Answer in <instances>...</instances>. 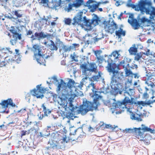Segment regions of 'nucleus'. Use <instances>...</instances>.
<instances>
[{
  "label": "nucleus",
  "mask_w": 155,
  "mask_h": 155,
  "mask_svg": "<svg viewBox=\"0 0 155 155\" xmlns=\"http://www.w3.org/2000/svg\"><path fill=\"white\" fill-rule=\"evenodd\" d=\"M88 88L92 87L93 93L91 94L90 96L93 98V102H91L86 101L83 105L81 106L78 110V113L81 114L82 115L85 114L89 111H92L94 109L97 108L98 107V102L99 99H101L102 97L100 95L102 92L94 91L95 89V84L92 83L89 84L87 86Z\"/></svg>",
  "instance_id": "1"
},
{
  "label": "nucleus",
  "mask_w": 155,
  "mask_h": 155,
  "mask_svg": "<svg viewBox=\"0 0 155 155\" xmlns=\"http://www.w3.org/2000/svg\"><path fill=\"white\" fill-rule=\"evenodd\" d=\"M72 130H71V134H72V135H70L68 138L66 137L63 138L62 139L61 138V136L57 133H53L52 135H53V139L52 140L51 143H50V147L53 149H59L61 148V147L64 145V143L65 142L67 143L69 142H72L73 141H75L76 142H79L81 140L80 139L79 140L78 139L80 138H82L83 137L84 135H80L77 138L74 137V133L71 131Z\"/></svg>",
  "instance_id": "2"
},
{
  "label": "nucleus",
  "mask_w": 155,
  "mask_h": 155,
  "mask_svg": "<svg viewBox=\"0 0 155 155\" xmlns=\"http://www.w3.org/2000/svg\"><path fill=\"white\" fill-rule=\"evenodd\" d=\"M151 5V3L150 2L140 0L137 5H134L133 8L136 11H140L143 14L145 12L147 14H150L153 17L155 16V8Z\"/></svg>",
  "instance_id": "3"
},
{
  "label": "nucleus",
  "mask_w": 155,
  "mask_h": 155,
  "mask_svg": "<svg viewBox=\"0 0 155 155\" xmlns=\"http://www.w3.org/2000/svg\"><path fill=\"white\" fill-rule=\"evenodd\" d=\"M82 12H78L73 18V22L72 23L73 25H80L82 28L85 26L86 30H91L92 29L91 22L90 20L86 19V17H84L83 19Z\"/></svg>",
  "instance_id": "4"
},
{
  "label": "nucleus",
  "mask_w": 155,
  "mask_h": 155,
  "mask_svg": "<svg viewBox=\"0 0 155 155\" xmlns=\"http://www.w3.org/2000/svg\"><path fill=\"white\" fill-rule=\"evenodd\" d=\"M32 48L34 54V59H35L40 65H45V55L43 52L42 48L38 45L35 44L33 45Z\"/></svg>",
  "instance_id": "5"
},
{
  "label": "nucleus",
  "mask_w": 155,
  "mask_h": 155,
  "mask_svg": "<svg viewBox=\"0 0 155 155\" xmlns=\"http://www.w3.org/2000/svg\"><path fill=\"white\" fill-rule=\"evenodd\" d=\"M76 96V95L75 94H71L70 97L69 99V102L68 107L67 106L68 103L65 99L60 98V101L58 102L59 104L64 108L65 111H69V112L70 113L69 115H68L69 114V113H68L67 114L66 116L65 117L68 118H70L72 117L71 114V113L73 112L74 110L75 109L72 103L73 100H74Z\"/></svg>",
  "instance_id": "6"
},
{
  "label": "nucleus",
  "mask_w": 155,
  "mask_h": 155,
  "mask_svg": "<svg viewBox=\"0 0 155 155\" xmlns=\"http://www.w3.org/2000/svg\"><path fill=\"white\" fill-rule=\"evenodd\" d=\"M133 98L131 97V99L128 97L126 96L122 101H116L115 99H113L114 101L112 104V106L114 108L120 112L124 110L125 108H126V106L128 103L133 104L134 102H133Z\"/></svg>",
  "instance_id": "7"
},
{
  "label": "nucleus",
  "mask_w": 155,
  "mask_h": 155,
  "mask_svg": "<svg viewBox=\"0 0 155 155\" xmlns=\"http://www.w3.org/2000/svg\"><path fill=\"white\" fill-rule=\"evenodd\" d=\"M141 126L142 127L135 128L134 129H128V132L129 133L134 134L137 138H141V136L144 134L143 133L145 132H149L152 134H154L155 133L154 130L145 126L143 124L141 125Z\"/></svg>",
  "instance_id": "8"
},
{
  "label": "nucleus",
  "mask_w": 155,
  "mask_h": 155,
  "mask_svg": "<svg viewBox=\"0 0 155 155\" xmlns=\"http://www.w3.org/2000/svg\"><path fill=\"white\" fill-rule=\"evenodd\" d=\"M9 31L12 33V35L8 31H6L5 34L11 38L10 43L12 45H13L16 44L18 39L19 40L21 39V35L17 32L14 26H12Z\"/></svg>",
  "instance_id": "9"
},
{
  "label": "nucleus",
  "mask_w": 155,
  "mask_h": 155,
  "mask_svg": "<svg viewBox=\"0 0 155 155\" xmlns=\"http://www.w3.org/2000/svg\"><path fill=\"white\" fill-rule=\"evenodd\" d=\"M129 18L130 19H128V22L135 29L139 28L140 27V25L143 24H143H145L147 21H149V19L143 17L140 19V23L137 19L134 18L133 15L130 16Z\"/></svg>",
  "instance_id": "10"
},
{
  "label": "nucleus",
  "mask_w": 155,
  "mask_h": 155,
  "mask_svg": "<svg viewBox=\"0 0 155 155\" xmlns=\"http://www.w3.org/2000/svg\"><path fill=\"white\" fill-rule=\"evenodd\" d=\"M74 83L73 80L70 79L67 84L63 80H61L60 83L58 84L57 90L58 91H61L63 92H65L67 91L68 87L69 88L71 89L73 87Z\"/></svg>",
  "instance_id": "11"
},
{
  "label": "nucleus",
  "mask_w": 155,
  "mask_h": 155,
  "mask_svg": "<svg viewBox=\"0 0 155 155\" xmlns=\"http://www.w3.org/2000/svg\"><path fill=\"white\" fill-rule=\"evenodd\" d=\"M103 24L104 25V27L105 31L107 32L110 34L114 33L115 30L118 28L117 25L114 21L112 22V24H110L109 21H104Z\"/></svg>",
  "instance_id": "12"
},
{
  "label": "nucleus",
  "mask_w": 155,
  "mask_h": 155,
  "mask_svg": "<svg viewBox=\"0 0 155 155\" xmlns=\"http://www.w3.org/2000/svg\"><path fill=\"white\" fill-rule=\"evenodd\" d=\"M124 78V73L118 72V71H114L113 73L111 78V82L115 83L116 84L117 83L122 80Z\"/></svg>",
  "instance_id": "13"
},
{
  "label": "nucleus",
  "mask_w": 155,
  "mask_h": 155,
  "mask_svg": "<svg viewBox=\"0 0 155 155\" xmlns=\"http://www.w3.org/2000/svg\"><path fill=\"white\" fill-rule=\"evenodd\" d=\"M41 85L37 86V89H34L31 91L33 96H36L37 98H39L41 97H43V93L45 91V89L40 87Z\"/></svg>",
  "instance_id": "14"
},
{
  "label": "nucleus",
  "mask_w": 155,
  "mask_h": 155,
  "mask_svg": "<svg viewBox=\"0 0 155 155\" xmlns=\"http://www.w3.org/2000/svg\"><path fill=\"white\" fill-rule=\"evenodd\" d=\"M146 76L145 84L148 86H150L152 87H153L155 85L154 83L150 80H152V79H153V77H155V73L147 71Z\"/></svg>",
  "instance_id": "15"
},
{
  "label": "nucleus",
  "mask_w": 155,
  "mask_h": 155,
  "mask_svg": "<svg viewBox=\"0 0 155 155\" xmlns=\"http://www.w3.org/2000/svg\"><path fill=\"white\" fill-rule=\"evenodd\" d=\"M94 2L97 3L96 1L93 0H88L86 3L87 7L92 12H95L97 8V5L94 3Z\"/></svg>",
  "instance_id": "16"
},
{
  "label": "nucleus",
  "mask_w": 155,
  "mask_h": 155,
  "mask_svg": "<svg viewBox=\"0 0 155 155\" xmlns=\"http://www.w3.org/2000/svg\"><path fill=\"white\" fill-rule=\"evenodd\" d=\"M34 35H32L31 37L33 40H35L36 39L40 40L41 38H44L47 37L48 36H51L50 34L45 35L44 34V33L42 31L39 33L35 32Z\"/></svg>",
  "instance_id": "17"
},
{
  "label": "nucleus",
  "mask_w": 155,
  "mask_h": 155,
  "mask_svg": "<svg viewBox=\"0 0 155 155\" xmlns=\"http://www.w3.org/2000/svg\"><path fill=\"white\" fill-rule=\"evenodd\" d=\"M0 104L5 108H8V105H9L12 107H15V105L13 103L12 100L11 98L4 100L0 103Z\"/></svg>",
  "instance_id": "18"
},
{
  "label": "nucleus",
  "mask_w": 155,
  "mask_h": 155,
  "mask_svg": "<svg viewBox=\"0 0 155 155\" xmlns=\"http://www.w3.org/2000/svg\"><path fill=\"white\" fill-rule=\"evenodd\" d=\"M107 61L108 62V65L107 67V70L110 72L113 73L114 71H116L115 69L117 67L115 63H113V61L110 59H108Z\"/></svg>",
  "instance_id": "19"
},
{
  "label": "nucleus",
  "mask_w": 155,
  "mask_h": 155,
  "mask_svg": "<svg viewBox=\"0 0 155 155\" xmlns=\"http://www.w3.org/2000/svg\"><path fill=\"white\" fill-rule=\"evenodd\" d=\"M5 61L6 64H8L7 66L12 68H15V64L17 63L16 59H13L11 58L6 57L5 58Z\"/></svg>",
  "instance_id": "20"
},
{
  "label": "nucleus",
  "mask_w": 155,
  "mask_h": 155,
  "mask_svg": "<svg viewBox=\"0 0 155 155\" xmlns=\"http://www.w3.org/2000/svg\"><path fill=\"white\" fill-rule=\"evenodd\" d=\"M144 24L145 25H143V26L142 27V28L143 31L144 29L147 31H149L151 29L150 27H152V29L153 30H154L155 29V27H154V25H153L152 23L150 20L149 21H147Z\"/></svg>",
  "instance_id": "21"
},
{
  "label": "nucleus",
  "mask_w": 155,
  "mask_h": 155,
  "mask_svg": "<svg viewBox=\"0 0 155 155\" xmlns=\"http://www.w3.org/2000/svg\"><path fill=\"white\" fill-rule=\"evenodd\" d=\"M144 134L141 136V138H137L140 141H142L145 145H148L150 143V137L149 135H146L144 136Z\"/></svg>",
  "instance_id": "22"
},
{
  "label": "nucleus",
  "mask_w": 155,
  "mask_h": 155,
  "mask_svg": "<svg viewBox=\"0 0 155 155\" xmlns=\"http://www.w3.org/2000/svg\"><path fill=\"white\" fill-rule=\"evenodd\" d=\"M97 67L94 63H90L89 64L88 71L91 72H97Z\"/></svg>",
  "instance_id": "23"
},
{
  "label": "nucleus",
  "mask_w": 155,
  "mask_h": 155,
  "mask_svg": "<svg viewBox=\"0 0 155 155\" xmlns=\"http://www.w3.org/2000/svg\"><path fill=\"white\" fill-rule=\"evenodd\" d=\"M119 65L123 67V68L129 67V62L127 58H124L119 64Z\"/></svg>",
  "instance_id": "24"
},
{
  "label": "nucleus",
  "mask_w": 155,
  "mask_h": 155,
  "mask_svg": "<svg viewBox=\"0 0 155 155\" xmlns=\"http://www.w3.org/2000/svg\"><path fill=\"white\" fill-rule=\"evenodd\" d=\"M74 7L76 8L79 7L80 6L83 5L84 3V0H74Z\"/></svg>",
  "instance_id": "25"
},
{
  "label": "nucleus",
  "mask_w": 155,
  "mask_h": 155,
  "mask_svg": "<svg viewBox=\"0 0 155 155\" xmlns=\"http://www.w3.org/2000/svg\"><path fill=\"white\" fill-rule=\"evenodd\" d=\"M115 34L117 36H118V38H120L121 36H124L125 35V31H123V29L120 28L119 29L115 31Z\"/></svg>",
  "instance_id": "26"
},
{
  "label": "nucleus",
  "mask_w": 155,
  "mask_h": 155,
  "mask_svg": "<svg viewBox=\"0 0 155 155\" xmlns=\"http://www.w3.org/2000/svg\"><path fill=\"white\" fill-rule=\"evenodd\" d=\"M100 21L99 18L97 15H96L92 19L91 22L92 24H93L94 26H95L98 25L99 23L100 22Z\"/></svg>",
  "instance_id": "27"
},
{
  "label": "nucleus",
  "mask_w": 155,
  "mask_h": 155,
  "mask_svg": "<svg viewBox=\"0 0 155 155\" xmlns=\"http://www.w3.org/2000/svg\"><path fill=\"white\" fill-rule=\"evenodd\" d=\"M14 13V15L16 16V18H15V19H18L17 20V21L19 23H20L21 22V20H19L18 19V18H21L22 16V14H20L18 13V10H15L14 12H13ZM14 19H15L14 18H13Z\"/></svg>",
  "instance_id": "28"
},
{
  "label": "nucleus",
  "mask_w": 155,
  "mask_h": 155,
  "mask_svg": "<svg viewBox=\"0 0 155 155\" xmlns=\"http://www.w3.org/2000/svg\"><path fill=\"white\" fill-rule=\"evenodd\" d=\"M41 107L43 109V111L44 112L45 116H47L48 115L50 114L51 111L48 109H47L44 104H43L41 106Z\"/></svg>",
  "instance_id": "29"
},
{
  "label": "nucleus",
  "mask_w": 155,
  "mask_h": 155,
  "mask_svg": "<svg viewBox=\"0 0 155 155\" xmlns=\"http://www.w3.org/2000/svg\"><path fill=\"white\" fill-rule=\"evenodd\" d=\"M61 0H55L53 1L52 3L53 7L56 8L60 6L61 4Z\"/></svg>",
  "instance_id": "30"
},
{
  "label": "nucleus",
  "mask_w": 155,
  "mask_h": 155,
  "mask_svg": "<svg viewBox=\"0 0 155 155\" xmlns=\"http://www.w3.org/2000/svg\"><path fill=\"white\" fill-rule=\"evenodd\" d=\"M111 54L113 56L114 58V59H116L119 58L120 55L119 54V51H115L113 52Z\"/></svg>",
  "instance_id": "31"
},
{
  "label": "nucleus",
  "mask_w": 155,
  "mask_h": 155,
  "mask_svg": "<svg viewBox=\"0 0 155 155\" xmlns=\"http://www.w3.org/2000/svg\"><path fill=\"white\" fill-rule=\"evenodd\" d=\"M129 68L130 66L124 68L126 76H128L132 74V72L130 71Z\"/></svg>",
  "instance_id": "32"
},
{
  "label": "nucleus",
  "mask_w": 155,
  "mask_h": 155,
  "mask_svg": "<svg viewBox=\"0 0 155 155\" xmlns=\"http://www.w3.org/2000/svg\"><path fill=\"white\" fill-rule=\"evenodd\" d=\"M50 49L51 50L57 51L58 49V47L55 45L54 43L52 41H51V44L50 45Z\"/></svg>",
  "instance_id": "33"
},
{
  "label": "nucleus",
  "mask_w": 155,
  "mask_h": 155,
  "mask_svg": "<svg viewBox=\"0 0 155 155\" xmlns=\"http://www.w3.org/2000/svg\"><path fill=\"white\" fill-rule=\"evenodd\" d=\"M131 54L135 55L137 52V49L135 47H131L129 50Z\"/></svg>",
  "instance_id": "34"
},
{
  "label": "nucleus",
  "mask_w": 155,
  "mask_h": 155,
  "mask_svg": "<svg viewBox=\"0 0 155 155\" xmlns=\"http://www.w3.org/2000/svg\"><path fill=\"white\" fill-rule=\"evenodd\" d=\"M62 49L64 52H66L68 51H69L71 49H73V48H72L71 46L68 47L66 45H64L62 47Z\"/></svg>",
  "instance_id": "35"
},
{
  "label": "nucleus",
  "mask_w": 155,
  "mask_h": 155,
  "mask_svg": "<svg viewBox=\"0 0 155 155\" xmlns=\"http://www.w3.org/2000/svg\"><path fill=\"white\" fill-rule=\"evenodd\" d=\"M8 51L6 48L0 49V56H3V54L5 55V54H8Z\"/></svg>",
  "instance_id": "36"
},
{
  "label": "nucleus",
  "mask_w": 155,
  "mask_h": 155,
  "mask_svg": "<svg viewBox=\"0 0 155 155\" xmlns=\"http://www.w3.org/2000/svg\"><path fill=\"white\" fill-rule=\"evenodd\" d=\"M131 118L132 120H137V121H141L142 120V119L139 117H137L135 116V114L134 113H132L131 116Z\"/></svg>",
  "instance_id": "37"
},
{
  "label": "nucleus",
  "mask_w": 155,
  "mask_h": 155,
  "mask_svg": "<svg viewBox=\"0 0 155 155\" xmlns=\"http://www.w3.org/2000/svg\"><path fill=\"white\" fill-rule=\"evenodd\" d=\"M143 54H142V52H140V54L137 53L135 57L134 60L137 61H138L141 58Z\"/></svg>",
  "instance_id": "38"
},
{
  "label": "nucleus",
  "mask_w": 155,
  "mask_h": 155,
  "mask_svg": "<svg viewBox=\"0 0 155 155\" xmlns=\"http://www.w3.org/2000/svg\"><path fill=\"white\" fill-rule=\"evenodd\" d=\"M54 128L55 127L52 125L51 126H48L47 129V131L48 132H50L54 131V130L55 129Z\"/></svg>",
  "instance_id": "39"
},
{
  "label": "nucleus",
  "mask_w": 155,
  "mask_h": 155,
  "mask_svg": "<svg viewBox=\"0 0 155 155\" xmlns=\"http://www.w3.org/2000/svg\"><path fill=\"white\" fill-rule=\"evenodd\" d=\"M135 104H137L139 105H142L143 106H144L145 105V102L143 101H138L137 102H135L134 103Z\"/></svg>",
  "instance_id": "40"
},
{
  "label": "nucleus",
  "mask_w": 155,
  "mask_h": 155,
  "mask_svg": "<svg viewBox=\"0 0 155 155\" xmlns=\"http://www.w3.org/2000/svg\"><path fill=\"white\" fill-rule=\"evenodd\" d=\"M73 7H74V5L73 3L72 4H69L68 5V7L67 8L66 10L68 12H69L72 9Z\"/></svg>",
  "instance_id": "41"
},
{
  "label": "nucleus",
  "mask_w": 155,
  "mask_h": 155,
  "mask_svg": "<svg viewBox=\"0 0 155 155\" xmlns=\"http://www.w3.org/2000/svg\"><path fill=\"white\" fill-rule=\"evenodd\" d=\"M7 64H6V62H5V59L4 61L0 62V67H2L7 66Z\"/></svg>",
  "instance_id": "42"
},
{
  "label": "nucleus",
  "mask_w": 155,
  "mask_h": 155,
  "mask_svg": "<svg viewBox=\"0 0 155 155\" xmlns=\"http://www.w3.org/2000/svg\"><path fill=\"white\" fill-rule=\"evenodd\" d=\"M36 130L34 127H32L31 128L28 130V134H29L30 133H32L33 132H36Z\"/></svg>",
  "instance_id": "43"
},
{
  "label": "nucleus",
  "mask_w": 155,
  "mask_h": 155,
  "mask_svg": "<svg viewBox=\"0 0 155 155\" xmlns=\"http://www.w3.org/2000/svg\"><path fill=\"white\" fill-rule=\"evenodd\" d=\"M105 127L107 128H109L112 130H113L116 128V127L115 126L113 127V126L109 124L106 125Z\"/></svg>",
  "instance_id": "44"
},
{
  "label": "nucleus",
  "mask_w": 155,
  "mask_h": 155,
  "mask_svg": "<svg viewBox=\"0 0 155 155\" xmlns=\"http://www.w3.org/2000/svg\"><path fill=\"white\" fill-rule=\"evenodd\" d=\"M71 22V19L68 18L65 20V23L67 25H70Z\"/></svg>",
  "instance_id": "45"
},
{
  "label": "nucleus",
  "mask_w": 155,
  "mask_h": 155,
  "mask_svg": "<svg viewBox=\"0 0 155 155\" xmlns=\"http://www.w3.org/2000/svg\"><path fill=\"white\" fill-rule=\"evenodd\" d=\"M142 54L147 56L152 55V54L150 53V50L149 49H147V50L145 53L142 52Z\"/></svg>",
  "instance_id": "46"
},
{
  "label": "nucleus",
  "mask_w": 155,
  "mask_h": 155,
  "mask_svg": "<svg viewBox=\"0 0 155 155\" xmlns=\"http://www.w3.org/2000/svg\"><path fill=\"white\" fill-rule=\"evenodd\" d=\"M101 75L99 74L97 75L94 76L93 77V78L94 80H97V79H99Z\"/></svg>",
  "instance_id": "47"
},
{
  "label": "nucleus",
  "mask_w": 155,
  "mask_h": 155,
  "mask_svg": "<svg viewBox=\"0 0 155 155\" xmlns=\"http://www.w3.org/2000/svg\"><path fill=\"white\" fill-rule=\"evenodd\" d=\"M95 128V127H91V126H89V127L88 128V129L89 131L92 132L94 131Z\"/></svg>",
  "instance_id": "48"
},
{
  "label": "nucleus",
  "mask_w": 155,
  "mask_h": 155,
  "mask_svg": "<svg viewBox=\"0 0 155 155\" xmlns=\"http://www.w3.org/2000/svg\"><path fill=\"white\" fill-rule=\"evenodd\" d=\"M8 52V54H12L13 53V50H12L11 48H6Z\"/></svg>",
  "instance_id": "49"
},
{
  "label": "nucleus",
  "mask_w": 155,
  "mask_h": 155,
  "mask_svg": "<svg viewBox=\"0 0 155 155\" xmlns=\"http://www.w3.org/2000/svg\"><path fill=\"white\" fill-rule=\"evenodd\" d=\"M143 97L145 99H147L149 97V95L147 92L144 93L143 95Z\"/></svg>",
  "instance_id": "50"
},
{
  "label": "nucleus",
  "mask_w": 155,
  "mask_h": 155,
  "mask_svg": "<svg viewBox=\"0 0 155 155\" xmlns=\"http://www.w3.org/2000/svg\"><path fill=\"white\" fill-rule=\"evenodd\" d=\"M82 68L84 69V71H88V70H87L88 69V68H87V66L86 65L84 64H82Z\"/></svg>",
  "instance_id": "51"
},
{
  "label": "nucleus",
  "mask_w": 155,
  "mask_h": 155,
  "mask_svg": "<svg viewBox=\"0 0 155 155\" xmlns=\"http://www.w3.org/2000/svg\"><path fill=\"white\" fill-rule=\"evenodd\" d=\"M153 103V100L148 101L147 102H145V105H150L151 104H152Z\"/></svg>",
  "instance_id": "52"
},
{
  "label": "nucleus",
  "mask_w": 155,
  "mask_h": 155,
  "mask_svg": "<svg viewBox=\"0 0 155 155\" xmlns=\"http://www.w3.org/2000/svg\"><path fill=\"white\" fill-rule=\"evenodd\" d=\"M26 131L22 130L21 131V137H22L23 136L25 135L26 134Z\"/></svg>",
  "instance_id": "53"
},
{
  "label": "nucleus",
  "mask_w": 155,
  "mask_h": 155,
  "mask_svg": "<svg viewBox=\"0 0 155 155\" xmlns=\"http://www.w3.org/2000/svg\"><path fill=\"white\" fill-rule=\"evenodd\" d=\"M94 54L96 56L98 57L99 55H100V51L98 50L95 51L94 52Z\"/></svg>",
  "instance_id": "54"
},
{
  "label": "nucleus",
  "mask_w": 155,
  "mask_h": 155,
  "mask_svg": "<svg viewBox=\"0 0 155 155\" xmlns=\"http://www.w3.org/2000/svg\"><path fill=\"white\" fill-rule=\"evenodd\" d=\"M30 97V94L28 93H27L26 95L25 98L26 99H28V100H29Z\"/></svg>",
  "instance_id": "55"
},
{
  "label": "nucleus",
  "mask_w": 155,
  "mask_h": 155,
  "mask_svg": "<svg viewBox=\"0 0 155 155\" xmlns=\"http://www.w3.org/2000/svg\"><path fill=\"white\" fill-rule=\"evenodd\" d=\"M73 46H71L72 48H73V49L75 48L76 47H79V44H74L72 45Z\"/></svg>",
  "instance_id": "56"
},
{
  "label": "nucleus",
  "mask_w": 155,
  "mask_h": 155,
  "mask_svg": "<svg viewBox=\"0 0 155 155\" xmlns=\"http://www.w3.org/2000/svg\"><path fill=\"white\" fill-rule=\"evenodd\" d=\"M26 110L25 109H21L20 110L18 111V112H21L22 113H25L26 112Z\"/></svg>",
  "instance_id": "57"
},
{
  "label": "nucleus",
  "mask_w": 155,
  "mask_h": 155,
  "mask_svg": "<svg viewBox=\"0 0 155 155\" xmlns=\"http://www.w3.org/2000/svg\"><path fill=\"white\" fill-rule=\"evenodd\" d=\"M41 2L44 4H47L48 2V0H41Z\"/></svg>",
  "instance_id": "58"
},
{
  "label": "nucleus",
  "mask_w": 155,
  "mask_h": 155,
  "mask_svg": "<svg viewBox=\"0 0 155 155\" xmlns=\"http://www.w3.org/2000/svg\"><path fill=\"white\" fill-rule=\"evenodd\" d=\"M32 32L31 30H28L26 33L27 35H31L32 34Z\"/></svg>",
  "instance_id": "59"
},
{
  "label": "nucleus",
  "mask_w": 155,
  "mask_h": 155,
  "mask_svg": "<svg viewBox=\"0 0 155 155\" xmlns=\"http://www.w3.org/2000/svg\"><path fill=\"white\" fill-rule=\"evenodd\" d=\"M96 58L99 62L100 63L102 59H101L100 57H96Z\"/></svg>",
  "instance_id": "60"
},
{
  "label": "nucleus",
  "mask_w": 155,
  "mask_h": 155,
  "mask_svg": "<svg viewBox=\"0 0 155 155\" xmlns=\"http://www.w3.org/2000/svg\"><path fill=\"white\" fill-rule=\"evenodd\" d=\"M81 130V131L82 132V133H83V132H82V130L81 129V128L79 129V128L77 129H75L74 130V133L75 134H76V132L78 130Z\"/></svg>",
  "instance_id": "61"
},
{
  "label": "nucleus",
  "mask_w": 155,
  "mask_h": 155,
  "mask_svg": "<svg viewBox=\"0 0 155 155\" xmlns=\"http://www.w3.org/2000/svg\"><path fill=\"white\" fill-rule=\"evenodd\" d=\"M71 58L72 59L73 61H75V55H73L72 54H71Z\"/></svg>",
  "instance_id": "62"
},
{
  "label": "nucleus",
  "mask_w": 155,
  "mask_h": 155,
  "mask_svg": "<svg viewBox=\"0 0 155 155\" xmlns=\"http://www.w3.org/2000/svg\"><path fill=\"white\" fill-rule=\"evenodd\" d=\"M15 52H16V54H17V55H19V54L18 53V52H19V50L18 49H15Z\"/></svg>",
  "instance_id": "63"
},
{
  "label": "nucleus",
  "mask_w": 155,
  "mask_h": 155,
  "mask_svg": "<svg viewBox=\"0 0 155 155\" xmlns=\"http://www.w3.org/2000/svg\"><path fill=\"white\" fill-rule=\"evenodd\" d=\"M124 95L125 96H126L127 95H129L130 97L131 96V95L128 92H124Z\"/></svg>",
  "instance_id": "64"
}]
</instances>
